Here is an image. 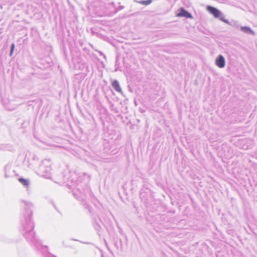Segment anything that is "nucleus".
Returning a JSON list of instances; mask_svg holds the SVG:
<instances>
[{
	"label": "nucleus",
	"instance_id": "nucleus-2",
	"mask_svg": "<svg viewBox=\"0 0 257 257\" xmlns=\"http://www.w3.org/2000/svg\"><path fill=\"white\" fill-rule=\"evenodd\" d=\"M225 59L222 55H219L216 59L215 64L219 68H223L225 66Z\"/></svg>",
	"mask_w": 257,
	"mask_h": 257
},
{
	"label": "nucleus",
	"instance_id": "nucleus-7",
	"mask_svg": "<svg viewBox=\"0 0 257 257\" xmlns=\"http://www.w3.org/2000/svg\"><path fill=\"white\" fill-rule=\"evenodd\" d=\"M241 30L245 32H246V33H248V32H251V30H250V28H248V27H241Z\"/></svg>",
	"mask_w": 257,
	"mask_h": 257
},
{
	"label": "nucleus",
	"instance_id": "nucleus-1",
	"mask_svg": "<svg viewBox=\"0 0 257 257\" xmlns=\"http://www.w3.org/2000/svg\"><path fill=\"white\" fill-rule=\"evenodd\" d=\"M207 10L215 18H219L221 16V12L215 8L207 6Z\"/></svg>",
	"mask_w": 257,
	"mask_h": 257
},
{
	"label": "nucleus",
	"instance_id": "nucleus-3",
	"mask_svg": "<svg viewBox=\"0 0 257 257\" xmlns=\"http://www.w3.org/2000/svg\"><path fill=\"white\" fill-rule=\"evenodd\" d=\"M177 16L179 17H186L187 18H192V15L189 13H188L187 11H186V10H185L183 9H181L180 10V13H178L177 15Z\"/></svg>",
	"mask_w": 257,
	"mask_h": 257
},
{
	"label": "nucleus",
	"instance_id": "nucleus-5",
	"mask_svg": "<svg viewBox=\"0 0 257 257\" xmlns=\"http://www.w3.org/2000/svg\"><path fill=\"white\" fill-rule=\"evenodd\" d=\"M19 181L25 186H28L29 184V181L24 178H19Z\"/></svg>",
	"mask_w": 257,
	"mask_h": 257
},
{
	"label": "nucleus",
	"instance_id": "nucleus-6",
	"mask_svg": "<svg viewBox=\"0 0 257 257\" xmlns=\"http://www.w3.org/2000/svg\"><path fill=\"white\" fill-rule=\"evenodd\" d=\"M152 2V0L141 1L139 2V3L143 5L147 6L151 4Z\"/></svg>",
	"mask_w": 257,
	"mask_h": 257
},
{
	"label": "nucleus",
	"instance_id": "nucleus-4",
	"mask_svg": "<svg viewBox=\"0 0 257 257\" xmlns=\"http://www.w3.org/2000/svg\"><path fill=\"white\" fill-rule=\"evenodd\" d=\"M112 87L117 92H121V89L119 85L118 82L117 80H114L111 84Z\"/></svg>",
	"mask_w": 257,
	"mask_h": 257
},
{
	"label": "nucleus",
	"instance_id": "nucleus-8",
	"mask_svg": "<svg viewBox=\"0 0 257 257\" xmlns=\"http://www.w3.org/2000/svg\"><path fill=\"white\" fill-rule=\"evenodd\" d=\"M15 44L14 43L12 44V46H11V53H10V56H11L13 54V52L15 49Z\"/></svg>",
	"mask_w": 257,
	"mask_h": 257
}]
</instances>
